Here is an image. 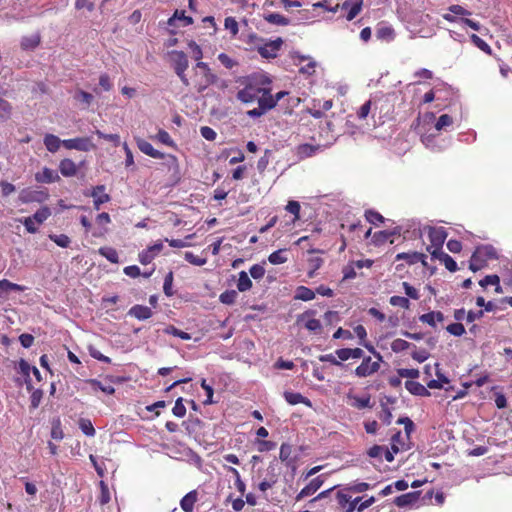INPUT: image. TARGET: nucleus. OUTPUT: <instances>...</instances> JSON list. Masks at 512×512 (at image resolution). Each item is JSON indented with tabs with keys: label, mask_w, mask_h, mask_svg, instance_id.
<instances>
[{
	"label": "nucleus",
	"mask_w": 512,
	"mask_h": 512,
	"mask_svg": "<svg viewBox=\"0 0 512 512\" xmlns=\"http://www.w3.org/2000/svg\"><path fill=\"white\" fill-rule=\"evenodd\" d=\"M267 84H271L268 76L253 74L246 78L244 87L237 92L236 98L242 103L257 101Z\"/></svg>",
	"instance_id": "f257e3e1"
},
{
	"label": "nucleus",
	"mask_w": 512,
	"mask_h": 512,
	"mask_svg": "<svg viewBox=\"0 0 512 512\" xmlns=\"http://www.w3.org/2000/svg\"><path fill=\"white\" fill-rule=\"evenodd\" d=\"M194 71V88L198 93L204 92L209 86L216 84L218 81V76L212 72L211 68L206 62H196Z\"/></svg>",
	"instance_id": "f03ea898"
},
{
	"label": "nucleus",
	"mask_w": 512,
	"mask_h": 512,
	"mask_svg": "<svg viewBox=\"0 0 512 512\" xmlns=\"http://www.w3.org/2000/svg\"><path fill=\"white\" fill-rule=\"evenodd\" d=\"M167 56L171 67L180 79L181 83L184 86H189L190 81L186 75V70L189 67L187 54L181 50H171L167 53Z\"/></svg>",
	"instance_id": "7ed1b4c3"
},
{
	"label": "nucleus",
	"mask_w": 512,
	"mask_h": 512,
	"mask_svg": "<svg viewBox=\"0 0 512 512\" xmlns=\"http://www.w3.org/2000/svg\"><path fill=\"white\" fill-rule=\"evenodd\" d=\"M496 258V250L491 245L478 246L470 258L469 269L473 272H477L485 268L489 260Z\"/></svg>",
	"instance_id": "20e7f679"
},
{
	"label": "nucleus",
	"mask_w": 512,
	"mask_h": 512,
	"mask_svg": "<svg viewBox=\"0 0 512 512\" xmlns=\"http://www.w3.org/2000/svg\"><path fill=\"white\" fill-rule=\"evenodd\" d=\"M137 146H138V149L142 153H144L152 158L164 159L170 169H174V170L178 169V159L175 155L165 154V153H162V152L156 150L152 146L151 143H149L148 141H146L144 139L137 140Z\"/></svg>",
	"instance_id": "39448f33"
},
{
	"label": "nucleus",
	"mask_w": 512,
	"mask_h": 512,
	"mask_svg": "<svg viewBox=\"0 0 512 512\" xmlns=\"http://www.w3.org/2000/svg\"><path fill=\"white\" fill-rule=\"evenodd\" d=\"M365 346L377 357V361H372L370 356L363 359L362 363L355 369V375L361 378L368 377L376 373L380 369V362L382 361L381 354L375 351V348L372 345Z\"/></svg>",
	"instance_id": "423d86ee"
},
{
	"label": "nucleus",
	"mask_w": 512,
	"mask_h": 512,
	"mask_svg": "<svg viewBox=\"0 0 512 512\" xmlns=\"http://www.w3.org/2000/svg\"><path fill=\"white\" fill-rule=\"evenodd\" d=\"M428 238L430 245L426 250L431 254V251H442L443 244L447 238V232L444 227H428Z\"/></svg>",
	"instance_id": "0eeeda50"
},
{
	"label": "nucleus",
	"mask_w": 512,
	"mask_h": 512,
	"mask_svg": "<svg viewBox=\"0 0 512 512\" xmlns=\"http://www.w3.org/2000/svg\"><path fill=\"white\" fill-rule=\"evenodd\" d=\"M283 39L278 37L275 40L266 41L263 45L257 47V52L262 58L274 59L278 56L279 51L283 46Z\"/></svg>",
	"instance_id": "6e6552de"
},
{
	"label": "nucleus",
	"mask_w": 512,
	"mask_h": 512,
	"mask_svg": "<svg viewBox=\"0 0 512 512\" xmlns=\"http://www.w3.org/2000/svg\"><path fill=\"white\" fill-rule=\"evenodd\" d=\"M48 198L49 194L46 190H32L30 188L23 189L19 195V199L23 203H42L46 201Z\"/></svg>",
	"instance_id": "1a4fd4ad"
},
{
	"label": "nucleus",
	"mask_w": 512,
	"mask_h": 512,
	"mask_svg": "<svg viewBox=\"0 0 512 512\" xmlns=\"http://www.w3.org/2000/svg\"><path fill=\"white\" fill-rule=\"evenodd\" d=\"M62 145L66 149H75L79 151H89L94 148L93 143L88 137H78L73 139H66L62 141Z\"/></svg>",
	"instance_id": "9d476101"
},
{
	"label": "nucleus",
	"mask_w": 512,
	"mask_h": 512,
	"mask_svg": "<svg viewBox=\"0 0 512 512\" xmlns=\"http://www.w3.org/2000/svg\"><path fill=\"white\" fill-rule=\"evenodd\" d=\"M426 259V254L416 251L402 252L395 256V261L405 260L408 265H414L420 262L424 267L428 266Z\"/></svg>",
	"instance_id": "9b49d317"
},
{
	"label": "nucleus",
	"mask_w": 512,
	"mask_h": 512,
	"mask_svg": "<svg viewBox=\"0 0 512 512\" xmlns=\"http://www.w3.org/2000/svg\"><path fill=\"white\" fill-rule=\"evenodd\" d=\"M324 480L322 476H318L312 479L309 484H307L295 497L296 501H300L305 497L311 496L316 493L320 487L323 485Z\"/></svg>",
	"instance_id": "f8f14e48"
},
{
	"label": "nucleus",
	"mask_w": 512,
	"mask_h": 512,
	"mask_svg": "<svg viewBox=\"0 0 512 512\" xmlns=\"http://www.w3.org/2000/svg\"><path fill=\"white\" fill-rule=\"evenodd\" d=\"M89 195L94 199L93 206L95 210H99L102 204L107 203L111 200L110 195L105 193L104 185H97L92 189Z\"/></svg>",
	"instance_id": "ddd939ff"
},
{
	"label": "nucleus",
	"mask_w": 512,
	"mask_h": 512,
	"mask_svg": "<svg viewBox=\"0 0 512 512\" xmlns=\"http://www.w3.org/2000/svg\"><path fill=\"white\" fill-rule=\"evenodd\" d=\"M271 91H272L271 84H267V86L265 87L263 92L260 94V97L257 99L258 105L265 112H268L276 107Z\"/></svg>",
	"instance_id": "4468645a"
},
{
	"label": "nucleus",
	"mask_w": 512,
	"mask_h": 512,
	"mask_svg": "<svg viewBox=\"0 0 512 512\" xmlns=\"http://www.w3.org/2000/svg\"><path fill=\"white\" fill-rule=\"evenodd\" d=\"M431 258L439 260L450 272H456L458 270L457 263L450 255L445 253L443 250L437 252L431 251Z\"/></svg>",
	"instance_id": "2eb2a0df"
},
{
	"label": "nucleus",
	"mask_w": 512,
	"mask_h": 512,
	"mask_svg": "<svg viewBox=\"0 0 512 512\" xmlns=\"http://www.w3.org/2000/svg\"><path fill=\"white\" fill-rule=\"evenodd\" d=\"M420 494V491L402 494L394 499V504L400 508L412 505L418 501Z\"/></svg>",
	"instance_id": "dca6fc26"
},
{
	"label": "nucleus",
	"mask_w": 512,
	"mask_h": 512,
	"mask_svg": "<svg viewBox=\"0 0 512 512\" xmlns=\"http://www.w3.org/2000/svg\"><path fill=\"white\" fill-rule=\"evenodd\" d=\"M59 179L60 178H59V175L57 174V172L48 167H44L41 172H37L35 174V180L38 183L49 184V183L56 182Z\"/></svg>",
	"instance_id": "f3484780"
},
{
	"label": "nucleus",
	"mask_w": 512,
	"mask_h": 512,
	"mask_svg": "<svg viewBox=\"0 0 512 512\" xmlns=\"http://www.w3.org/2000/svg\"><path fill=\"white\" fill-rule=\"evenodd\" d=\"M405 388L415 396H421V397H429L431 393L429 390L422 385L421 383L413 380H407L405 382Z\"/></svg>",
	"instance_id": "a211bd4d"
},
{
	"label": "nucleus",
	"mask_w": 512,
	"mask_h": 512,
	"mask_svg": "<svg viewBox=\"0 0 512 512\" xmlns=\"http://www.w3.org/2000/svg\"><path fill=\"white\" fill-rule=\"evenodd\" d=\"M283 396L290 405L304 404L308 407L312 406L311 401L301 393L285 391Z\"/></svg>",
	"instance_id": "6ab92c4d"
},
{
	"label": "nucleus",
	"mask_w": 512,
	"mask_h": 512,
	"mask_svg": "<svg viewBox=\"0 0 512 512\" xmlns=\"http://www.w3.org/2000/svg\"><path fill=\"white\" fill-rule=\"evenodd\" d=\"M77 165L69 158H65L59 163V171L64 177H73L77 174Z\"/></svg>",
	"instance_id": "aec40b11"
},
{
	"label": "nucleus",
	"mask_w": 512,
	"mask_h": 512,
	"mask_svg": "<svg viewBox=\"0 0 512 512\" xmlns=\"http://www.w3.org/2000/svg\"><path fill=\"white\" fill-rule=\"evenodd\" d=\"M128 314L135 317L138 320H146L152 316V310L143 305H134L130 308Z\"/></svg>",
	"instance_id": "412c9836"
},
{
	"label": "nucleus",
	"mask_w": 512,
	"mask_h": 512,
	"mask_svg": "<svg viewBox=\"0 0 512 512\" xmlns=\"http://www.w3.org/2000/svg\"><path fill=\"white\" fill-rule=\"evenodd\" d=\"M395 31L392 26L380 24L376 29V37L379 40L390 42L395 38Z\"/></svg>",
	"instance_id": "4be33fe9"
},
{
	"label": "nucleus",
	"mask_w": 512,
	"mask_h": 512,
	"mask_svg": "<svg viewBox=\"0 0 512 512\" xmlns=\"http://www.w3.org/2000/svg\"><path fill=\"white\" fill-rule=\"evenodd\" d=\"M347 398L353 400V402L351 403V406L356 408V409L361 410V409H364V408H371L372 407L370 395H367V396H364V397H359V396H356V395L348 394Z\"/></svg>",
	"instance_id": "5701e85b"
},
{
	"label": "nucleus",
	"mask_w": 512,
	"mask_h": 512,
	"mask_svg": "<svg viewBox=\"0 0 512 512\" xmlns=\"http://www.w3.org/2000/svg\"><path fill=\"white\" fill-rule=\"evenodd\" d=\"M263 19L273 25L277 26H287L290 24L289 18L279 14V13H267L263 15Z\"/></svg>",
	"instance_id": "b1692460"
},
{
	"label": "nucleus",
	"mask_w": 512,
	"mask_h": 512,
	"mask_svg": "<svg viewBox=\"0 0 512 512\" xmlns=\"http://www.w3.org/2000/svg\"><path fill=\"white\" fill-rule=\"evenodd\" d=\"M319 146H314L311 144H301L296 148V154L300 159H305L308 157H312L318 151Z\"/></svg>",
	"instance_id": "393cba45"
},
{
	"label": "nucleus",
	"mask_w": 512,
	"mask_h": 512,
	"mask_svg": "<svg viewBox=\"0 0 512 512\" xmlns=\"http://www.w3.org/2000/svg\"><path fill=\"white\" fill-rule=\"evenodd\" d=\"M41 37L39 34H35L32 36H25L21 39L20 46L22 50H34L40 44Z\"/></svg>",
	"instance_id": "a878e982"
},
{
	"label": "nucleus",
	"mask_w": 512,
	"mask_h": 512,
	"mask_svg": "<svg viewBox=\"0 0 512 512\" xmlns=\"http://www.w3.org/2000/svg\"><path fill=\"white\" fill-rule=\"evenodd\" d=\"M197 501L196 491L187 493L180 501V506L185 512H192Z\"/></svg>",
	"instance_id": "bb28decb"
},
{
	"label": "nucleus",
	"mask_w": 512,
	"mask_h": 512,
	"mask_svg": "<svg viewBox=\"0 0 512 512\" xmlns=\"http://www.w3.org/2000/svg\"><path fill=\"white\" fill-rule=\"evenodd\" d=\"M86 383L91 386L94 392L100 390L107 395H113L115 393V388L112 385H105L97 379H88Z\"/></svg>",
	"instance_id": "cd10ccee"
},
{
	"label": "nucleus",
	"mask_w": 512,
	"mask_h": 512,
	"mask_svg": "<svg viewBox=\"0 0 512 512\" xmlns=\"http://www.w3.org/2000/svg\"><path fill=\"white\" fill-rule=\"evenodd\" d=\"M61 144L62 141L60 138L53 134H46L44 137V145L46 149L51 153L58 151Z\"/></svg>",
	"instance_id": "c85d7f7f"
},
{
	"label": "nucleus",
	"mask_w": 512,
	"mask_h": 512,
	"mask_svg": "<svg viewBox=\"0 0 512 512\" xmlns=\"http://www.w3.org/2000/svg\"><path fill=\"white\" fill-rule=\"evenodd\" d=\"M479 285L483 288H486L488 285H494L496 293H500L502 291L500 286V278L496 274L485 276L479 281Z\"/></svg>",
	"instance_id": "c756f323"
},
{
	"label": "nucleus",
	"mask_w": 512,
	"mask_h": 512,
	"mask_svg": "<svg viewBox=\"0 0 512 512\" xmlns=\"http://www.w3.org/2000/svg\"><path fill=\"white\" fill-rule=\"evenodd\" d=\"M349 7L348 13L346 15V19L348 21L353 20L361 11L362 9V0H359L358 2L354 4H350L349 1H345L343 3V9H347Z\"/></svg>",
	"instance_id": "7c9ffc66"
},
{
	"label": "nucleus",
	"mask_w": 512,
	"mask_h": 512,
	"mask_svg": "<svg viewBox=\"0 0 512 512\" xmlns=\"http://www.w3.org/2000/svg\"><path fill=\"white\" fill-rule=\"evenodd\" d=\"M98 253L105 257L109 262L116 264L119 262V255L115 248L113 247H100Z\"/></svg>",
	"instance_id": "2f4dec72"
},
{
	"label": "nucleus",
	"mask_w": 512,
	"mask_h": 512,
	"mask_svg": "<svg viewBox=\"0 0 512 512\" xmlns=\"http://www.w3.org/2000/svg\"><path fill=\"white\" fill-rule=\"evenodd\" d=\"M294 298L302 301H310L315 298V291L306 286H299L296 289Z\"/></svg>",
	"instance_id": "473e14b6"
},
{
	"label": "nucleus",
	"mask_w": 512,
	"mask_h": 512,
	"mask_svg": "<svg viewBox=\"0 0 512 512\" xmlns=\"http://www.w3.org/2000/svg\"><path fill=\"white\" fill-rule=\"evenodd\" d=\"M18 368H19L20 373L25 378L27 390H31L32 389V384H31V379H30V372L32 370V367L30 366V364L26 360L21 359L19 361V363H18Z\"/></svg>",
	"instance_id": "72a5a7b5"
},
{
	"label": "nucleus",
	"mask_w": 512,
	"mask_h": 512,
	"mask_svg": "<svg viewBox=\"0 0 512 512\" xmlns=\"http://www.w3.org/2000/svg\"><path fill=\"white\" fill-rule=\"evenodd\" d=\"M324 260L320 256H312L308 259V267L309 270L307 272V276L309 278H313L316 274V271L321 268Z\"/></svg>",
	"instance_id": "f704fd0d"
},
{
	"label": "nucleus",
	"mask_w": 512,
	"mask_h": 512,
	"mask_svg": "<svg viewBox=\"0 0 512 512\" xmlns=\"http://www.w3.org/2000/svg\"><path fill=\"white\" fill-rule=\"evenodd\" d=\"M252 287V281L249 278L248 274L245 271H241L239 273V278L237 282V289L240 292H245L250 290Z\"/></svg>",
	"instance_id": "c9c22d12"
},
{
	"label": "nucleus",
	"mask_w": 512,
	"mask_h": 512,
	"mask_svg": "<svg viewBox=\"0 0 512 512\" xmlns=\"http://www.w3.org/2000/svg\"><path fill=\"white\" fill-rule=\"evenodd\" d=\"M371 488V485L367 482H355L350 483L344 487V491L349 493H362Z\"/></svg>",
	"instance_id": "e433bc0d"
},
{
	"label": "nucleus",
	"mask_w": 512,
	"mask_h": 512,
	"mask_svg": "<svg viewBox=\"0 0 512 512\" xmlns=\"http://www.w3.org/2000/svg\"><path fill=\"white\" fill-rule=\"evenodd\" d=\"M268 261L273 265L283 264L287 261L286 249H279L268 256Z\"/></svg>",
	"instance_id": "4c0bfd02"
},
{
	"label": "nucleus",
	"mask_w": 512,
	"mask_h": 512,
	"mask_svg": "<svg viewBox=\"0 0 512 512\" xmlns=\"http://www.w3.org/2000/svg\"><path fill=\"white\" fill-rule=\"evenodd\" d=\"M50 215V208L47 206H43L40 209H38L31 217L33 218V220L36 221L37 224H42L50 217Z\"/></svg>",
	"instance_id": "58836bf2"
},
{
	"label": "nucleus",
	"mask_w": 512,
	"mask_h": 512,
	"mask_svg": "<svg viewBox=\"0 0 512 512\" xmlns=\"http://www.w3.org/2000/svg\"><path fill=\"white\" fill-rule=\"evenodd\" d=\"M470 39H471V42L477 47L479 48L481 51L485 52L486 54L488 55H491L492 53V49L491 47L489 46V44L484 41L482 38H480L478 35L476 34H472L470 36Z\"/></svg>",
	"instance_id": "ea45409f"
},
{
	"label": "nucleus",
	"mask_w": 512,
	"mask_h": 512,
	"mask_svg": "<svg viewBox=\"0 0 512 512\" xmlns=\"http://www.w3.org/2000/svg\"><path fill=\"white\" fill-rule=\"evenodd\" d=\"M49 238L59 247L67 248L71 243V239L66 234H50Z\"/></svg>",
	"instance_id": "a19ab883"
},
{
	"label": "nucleus",
	"mask_w": 512,
	"mask_h": 512,
	"mask_svg": "<svg viewBox=\"0 0 512 512\" xmlns=\"http://www.w3.org/2000/svg\"><path fill=\"white\" fill-rule=\"evenodd\" d=\"M365 218L369 223L376 226L384 222V217L375 210H367L365 212Z\"/></svg>",
	"instance_id": "79ce46f5"
},
{
	"label": "nucleus",
	"mask_w": 512,
	"mask_h": 512,
	"mask_svg": "<svg viewBox=\"0 0 512 512\" xmlns=\"http://www.w3.org/2000/svg\"><path fill=\"white\" fill-rule=\"evenodd\" d=\"M79 428L87 436L93 437L95 435V429L89 419L81 418L79 420Z\"/></svg>",
	"instance_id": "37998d69"
},
{
	"label": "nucleus",
	"mask_w": 512,
	"mask_h": 512,
	"mask_svg": "<svg viewBox=\"0 0 512 512\" xmlns=\"http://www.w3.org/2000/svg\"><path fill=\"white\" fill-rule=\"evenodd\" d=\"M184 258L188 263L195 266H203L207 263L206 258L199 257L190 251L185 252Z\"/></svg>",
	"instance_id": "c03bdc74"
},
{
	"label": "nucleus",
	"mask_w": 512,
	"mask_h": 512,
	"mask_svg": "<svg viewBox=\"0 0 512 512\" xmlns=\"http://www.w3.org/2000/svg\"><path fill=\"white\" fill-rule=\"evenodd\" d=\"M389 303L392 306L400 307V308H403V309H406V310L410 308V301H409V299L406 298V297H403V296H392L389 299Z\"/></svg>",
	"instance_id": "a18cd8bd"
},
{
	"label": "nucleus",
	"mask_w": 512,
	"mask_h": 512,
	"mask_svg": "<svg viewBox=\"0 0 512 512\" xmlns=\"http://www.w3.org/2000/svg\"><path fill=\"white\" fill-rule=\"evenodd\" d=\"M393 233L392 232H389V231H378V232H375L372 236V242L379 246V245H382L384 244L388 239L389 237L392 235Z\"/></svg>",
	"instance_id": "49530a36"
},
{
	"label": "nucleus",
	"mask_w": 512,
	"mask_h": 512,
	"mask_svg": "<svg viewBox=\"0 0 512 512\" xmlns=\"http://www.w3.org/2000/svg\"><path fill=\"white\" fill-rule=\"evenodd\" d=\"M173 280H174V275H173V272L170 271L169 273L166 274V276L164 278V283H163V291H164L165 295L168 297H170L174 294V292L172 290Z\"/></svg>",
	"instance_id": "de8ad7c7"
},
{
	"label": "nucleus",
	"mask_w": 512,
	"mask_h": 512,
	"mask_svg": "<svg viewBox=\"0 0 512 512\" xmlns=\"http://www.w3.org/2000/svg\"><path fill=\"white\" fill-rule=\"evenodd\" d=\"M453 124V118L448 114L441 115L436 124L435 129L438 131H441L442 129H445L446 127H449Z\"/></svg>",
	"instance_id": "09e8293b"
},
{
	"label": "nucleus",
	"mask_w": 512,
	"mask_h": 512,
	"mask_svg": "<svg viewBox=\"0 0 512 512\" xmlns=\"http://www.w3.org/2000/svg\"><path fill=\"white\" fill-rule=\"evenodd\" d=\"M263 480L268 481L272 485H275L278 482V473L276 471V466L274 464H270L268 466Z\"/></svg>",
	"instance_id": "8fccbe9b"
},
{
	"label": "nucleus",
	"mask_w": 512,
	"mask_h": 512,
	"mask_svg": "<svg viewBox=\"0 0 512 512\" xmlns=\"http://www.w3.org/2000/svg\"><path fill=\"white\" fill-rule=\"evenodd\" d=\"M336 499H337L339 506L345 511L347 508V505L350 502L351 495H349V492L344 491V489H343V490L337 492Z\"/></svg>",
	"instance_id": "3c124183"
},
{
	"label": "nucleus",
	"mask_w": 512,
	"mask_h": 512,
	"mask_svg": "<svg viewBox=\"0 0 512 512\" xmlns=\"http://www.w3.org/2000/svg\"><path fill=\"white\" fill-rule=\"evenodd\" d=\"M225 29L229 30L232 36H236L239 32L238 22L234 17H226L224 20Z\"/></svg>",
	"instance_id": "603ef678"
},
{
	"label": "nucleus",
	"mask_w": 512,
	"mask_h": 512,
	"mask_svg": "<svg viewBox=\"0 0 512 512\" xmlns=\"http://www.w3.org/2000/svg\"><path fill=\"white\" fill-rule=\"evenodd\" d=\"M12 113V105L0 97V119H7Z\"/></svg>",
	"instance_id": "864d4df0"
},
{
	"label": "nucleus",
	"mask_w": 512,
	"mask_h": 512,
	"mask_svg": "<svg viewBox=\"0 0 512 512\" xmlns=\"http://www.w3.org/2000/svg\"><path fill=\"white\" fill-rule=\"evenodd\" d=\"M74 98L77 101H80V102L86 104L87 106H89L92 103L93 99H94V97H93V95L91 93L86 92L84 90H77L76 93H75Z\"/></svg>",
	"instance_id": "5fc2aeb1"
},
{
	"label": "nucleus",
	"mask_w": 512,
	"mask_h": 512,
	"mask_svg": "<svg viewBox=\"0 0 512 512\" xmlns=\"http://www.w3.org/2000/svg\"><path fill=\"white\" fill-rule=\"evenodd\" d=\"M285 209L289 213L294 215V221H297V220L300 219V209H301V207H300L299 202L294 201V200H290V201H288Z\"/></svg>",
	"instance_id": "6e6d98bb"
},
{
	"label": "nucleus",
	"mask_w": 512,
	"mask_h": 512,
	"mask_svg": "<svg viewBox=\"0 0 512 512\" xmlns=\"http://www.w3.org/2000/svg\"><path fill=\"white\" fill-rule=\"evenodd\" d=\"M237 298V292L235 290H226L221 293L219 299L223 304L231 305Z\"/></svg>",
	"instance_id": "4d7b16f0"
},
{
	"label": "nucleus",
	"mask_w": 512,
	"mask_h": 512,
	"mask_svg": "<svg viewBox=\"0 0 512 512\" xmlns=\"http://www.w3.org/2000/svg\"><path fill=\"white\" fill-rule=\"evenodd\" d=\"M410 347V343L403 339H395L391 343V349L395 353L402 352L404 350H407Z\"/></svg>",
	"instance_id": "13d9d810"
},
{
	"label": "nucleus",
	"mask_w": 512,
	"mask_h": 512,
	"mask_svg": "<svg viewBox=\"0 0 512 512\" xmlns=\"http://www.w3.org/2000/svg\"><path fill=\"white\" fill-rule=\"evenodd\" d=\"M218 60L221 62V64L227 68L232 69L233 67L238 65V62L232 59L229 55L226 53H220L218 55Z\"/></svg>",
	"instance_id": "bf43d9fd"
},
{
	"label": "nucleus",
	"mask_w": 512,
	"mask_h": 512,
	"mask_svg": "<svg viewBox=\"0 0 512 512\" xmlns=\"http://www.w3.org/2000/svg\"><path fill=\"white\" fill-rule=\"evenodd\" d=\"M397 373L402 378H409V379H416L419 377V370L418 369H408V368H401L397 370Z\"/></svg>",
	"instance_id": "052dcab7"
},
{
	"label": "nucleus",
	"mask_w": 512,
	"mask_h": 512,
	"mask_svg": "<svg viewBox=\"0 0 512 512\" xmlns=\"http://www.w3.org/2000/svg\"><path fill=\"white\" fill-rule=\"evenodd\" d=\"M172 413L178 417L182 418L186 414V407L183 404V399L180 397L175 401V405L172 409Z\"/></svg>",
	"instance_id": "680f3d73"
},
{
	"label": "nucleus",
	"mask_w": 512,
	"mask_h": 512,
	"mask_svg": "<svg viewBox=\"0 0 512 512\" xmlns=\"http://www.w3.org/2000/svg\"><path fill=\"white\" fill-rule=\"evenodd\" d=\"M446 330L454 336H462L465 333V327L461 323H452L446 327Z\"/></svg>",
	"instance_id": "e2e57ef3"
},
{
	"label": "nucleus",
	"mask_w": 512,
	"mask_h": 512,
	"mask_svg": "<svg viewBox=\"0 0 512 512\" xmlns=\"http://www.w3.org/2000/svg\"><path fill=\"white\" fill-rule=\"evenodd\" d=\"M156 138H157V140L159 142H161V143H163V144H165L167 146H171L172 147V146L175 145L174 141L172 140V138L170 136V134L167 131H165V130H162V129L159 130L157 135H156Z\"/></svg>",
	"instance_id": "0e129e2a"
},
{
	"label": "nucleus",
	"mask_w": 512,
	"mask_h": 512,
	"mask_svg": "<svg viewBox=\"0 0 512 512\" xmlns=\"http://www.w3.org/2000/svg\"><path fill=\"white\" fill-rule=\"evenodd\" d=\"M249 273L252 278L254 279H261L265 275V268L263 265L260 264H254L250 267Z\"/></svg>",
	"instance_id": "69168bd1"
},
{
	"label": "nucleus",
	"mask_w": 512,
	"mask_h": 512,
	"mask_svg": "<svg viewBox=\"0 0 512 512\" xmlns=\"http://www.w3.org/2000/svg\"><path fill=\"white\" fill-rule=\"evenodd\" d=\"M402 286L404 288L405 294L409 298L414 299V300H418L420 298L419 291L415 287H413L411 284H409L408 282H403Z\"/></svg>",
	"instance_id": "338daca9"
},
{
	"label": "nucleus",
	"mask_w": 512,
	"mask_h": 512,
	"mask_svg": "<svg viewBox=\"0 0 512 512\" xmlns=\"http://www.w3.org/2000/svg\"><path fill=\"white\" fill-rule=\"evenodd\" d=\"M188 47L192 50L193 58L197 62H202L201 59L203 58V52L201 47L193 40L189 41Z\"/></svg>",
	"instance_id": "774afa93"
}]
</instances>
